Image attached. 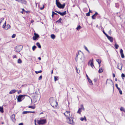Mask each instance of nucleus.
<instances>
[{"mask_svg":"<svg viewBox=\"0 0 125 125\" xmlns=\"http://www.w3.org/2000/svg\"><path fill=\"white\" fill-rule=\"evenodd\" d=\"M49 102L51 106L54 108H55L58 105V103L55 101L54 98L51 97L49 100Z\"/></svg>","mask_w":125,"mask_h":125,"instance_id":"obj_1","label":"nucleus"},{"mask_svg":"<svg viewBox=\"0 0 125 125\" xmlns=\"http://www.w3.org/2000/svg\"><path fill=\"white\" fill-rule=\"evenodd\" d=\"M78 57L80 59L79 62H83L84 61V59L83 57V53L78 52V54L76 55V57L75 59L76 62L77 61Z\"/></svg>","mask_w":125,"mask_h":125,"instance_id":"obj_2","label":"nucleus"},{"mask_svg":"<svg viewBox=\"0 0 125 125\" xmlns=\"http://www.w3.org/2000/svg\"><path fill=\"white\" fill-rule=\"evenodd\" d=\"M71 116L70 117H69L66 118L67 122L69 124L72 125L74 124L73 122V118Z\"/></svg>","mask_w":125,"mask_h":125,"instance_id":"obj_3","label":"nucleus"},{"mask_svg":"<svg viewBox=\"0 0 125 125\" xmlns=\"http://www.w3.org/2000/svg\"><path fill=\"white\" fill-rule=\"evenodd\" d=\"M6 21H5L4 23L3 24L2 26V27L5 30L8 29H10V25L7 24L6 25Z\"/></svg>","mask_w":125,"mask_h":125,"instance_id":"obj_4","label":"nucleus"},{"mask_svg":"<svg viewBox=\"0 0 125 125\" xmlns=\"http://www.w3.org/2000/svg\"><path fill=\"white\" fill-rule=\"evenodd\" d=\"M46 122V119H43L38 121V123L39 125H43L45 124Z\"/></svg>","mask_w":125,"mask_h":125,"instance_id":"obj_5","label":"nucleus"},{"mask_svg":"<svg viewBox=\"0 0 125 125\" xmlns=\"http://www.w3.org/2000/svg\"><path fill=\"white\" fill-rule=\"evenodd\" d=\"M64 114L66 117V118L69 117H70L71 116H72L71 114H70V112L69 111H66L64 113Z\"/></svg>","mask_w":125,"mask_h":125,"instance_id":"obj_6","label":"nucleus"},{"mask_svg":"<svg viewBox=\"0 0 125 125\" xmlns=\"http://www.w3.org/2000/svg\"><path fill=\"white\" fill-rule=\"evenodd\" d=\"M25 95H21L18 96L17 98L18 101L19 102H20L22 101V100L24 98V97Z\"/></svg>","mask_w":125,"mask_h":125,"instance_id":"obj_7","label":"nucleus"},{"mask_svg":"<svg viewBox=\"0 0 125 125\" xmlns=\"http://www.w3.org/2000/svg\"><path fill=\"white\" fill-rule=\"evenodd\" d=\"M23 46L21 45H18L17 46L15 50L17 52H19L22 49Z\"/></svg>","mask_w":125,"mask_h":125,"instance_id":"obj_8","label":"nucleus"},{"mask_svg":"<svg viewBox=\"0 0 125 125\" xmlns=\"http://www.w3.org/2000/svg\"><path fill=\"white\" fill-rule=\"evenodd\" d=\"M56 5L59 8L63 9L65 6V4L64 3L63 5H62L60 2H58L57 4V5Z\"/></svg>","mask_w":125,"mask_h":125,"instance_id":"obj_9","label":"nucleus"},{"mask_svg":"<svg viewBox=\"0 0 125 125\" xmlns=\"http://www.w3.org/2000/svg\"><path fill=\"white\" fill-rule=\"evenodd\" d=\"M34 36H33L32 38L33 39V40H36L38 38H39V35L36 33H34Z\"/></svg>","mask_w":125,"mask_h":125,"instance_id":"obj_10","label":"nucleus"},{"mask_svg":"<svg viewBox=\"0 0 125 125\" xmlns=\"http://www.w3.org/2000/svg\"><path fill=\"white\" fill-rule=\"evenodd\" d=\"M107 83L110 84H112L113 85H114L113 82L110 79H107L106 83V84Z\"/></svg>","mask_w":125,"mask_h":125,"instance_id":"obj_11","label":"nucleus"},{"mask_svg":"<svg viewBox=\"0 0 125 125\" xmlns=\"http://www.w3.org/2000/svg\"><path fill=\"white\" fill-rule=\"evenodd\" d=\"M123 65L122 63H118L117 65V68L118 69L121 70L122 68Z\"/></svg>","mask_w":125,"mask_h":125,"instance_id":"obj_12","label":"nucleus"},{"mask_svg":"<svg viewBox=\"0 0 125 125\" xmlns=\"http://www.w3.org/2000/svg\"><path fill=\"white\" fill-rule=\"evenodd\" d=\"M55 11L58 14H60L61 15L63 16L66 14V11H65L63 12H61L60 11H58L56 10H55Z\"/></svg>","mask_w":125,"mask_h":125,"instance_id":"obj_13","label":"nucleus"},{"mask_svg":"<svg viewBox=\"0 0 125 125\" xmlns=\"http://www.w3.org/2000/svg\"><path fill=\"white\" fill-rule=\"evenodd\" d=\"M106 37L108 38V39L110 40L111 42H113V39L112 37L108 35H107Z\"/></svg>","mask_w":125,"mask_h":125,"instance_id":"obj_14","label":"nucleus"},{"mask_svg":"<svg viewBox=\"0 0 125 125\" xmlns=\"http://www.w3.org/2000/svg\"><path fill=\"white\" fill-rule=\"evenodd\" d=\"M120 53L121 54V57L122 58H124L125 57V56L123 53V51L122 49H120Z\"/></svg>","mask_w":125,"mask_h":125,"instance_id":"obj_15","label":"nucleus"},{"mask_svg":"<svg viewBox=\"0 0 125 125\" xmlns=\"http://www.w3.org/2000/svg\"><path fill=\"white\" fill-rule=\"evenodd\" d=\"M18 2L24 4H26L27 3L25 0H20Z\"/></svg>","mask_w":125,"mask_h":125,"instance_id":"obj_16","label":"nucleus"},{"mask_svg":"<svg viewBox=\"0 0 125 125\" xmlns=\"http://www.w3.org/2000/svg\"><path fill=\"white\" fill-rule=\"evenodd\" d=\"M17 92V91L13 89L11 90L9 92V94H14Z\"/></svg>","mask_w":125,"mask_h":125,"instance_id":"obj_17","label":"nucleus"},{"mask_svg":"<svg viewBox=\"0 0 125 125\" xmlns=\"http://www.w3.org/2000/svg\"><path fill=\"white\" fill-rule=\"evenodd\" d=\"M11 119L13 121H14L15 120V115L14 114H13L11 117Z\"/></svg>","mask_w":125,"mask_h":125,"instance_id":"obj_18","label":"nucleus"},{"mask_svg":"<svg viewBox=\"0 0 125 125\" xmlns=\"http://www.w3.org/2000/svg\"><path fill=\"white\" fill-rule=\"evenodd\" d=\"M98 14V13L97 12H96L92 16V18L93 19H95V17L96 15Z\"/></svg>","mask_w":125,"mask_h":125,"instance_id":"obj_19","label":"nucleus"},{"mask_svg":"<svg viewBox=\"0 0 125 125\" xmlns=\"http://www.w3.org/2000/svg\"><path fill=\"white\" fill-rule=\"evenodd\" d=\"M84 118L83 117H81L80 118V119L82 121H83L84 120L85 121H86V118L85 116H84Z\"/></svg>","mask_w":125,"mask_h":125,"instance_id":"obj_20","label":"nucleus"},{"mask_svg":"<svg viewBox=\"0 0 125 125\" xmlns=\"http://www.w3.org/2000/svg\"><path fill=\"white\" fill-rule=\"evenodd\" d=\"M103 69L101 67L99 70V73H102L103 71Z\"/></svg>","mask_w":125,"mask_h":125,"instance_id":"obj_21","label":"nucleus"},{"mask_svg":"<svg viewBox=\"0 0 125 125\" xmlns=\"http://www.w3.org/2000/svg\"><path fill=\"white\" fill-rule=\"evenodd\" d=\"M79 109H80L81 110H84V109L83 107V105H81L80 106V108H79Z\"/></svg>","mask_w":125,"mask_h":125,"instance_id":"obj_22","label":"nucleus"},{"mask_svg":"<svg viewBox=\"0 0 125 125\" xmlns=\"http://www.w3.org/2000/svg\"><path fill=\"white\" fill-rule=\"evenodd\" d=\"M0 111L1 113H3V112L4 111L3 107L0 106Z\"/></svg>","mask_w":125,"mask_h":125,"instance_id":"obj_23","label":"nucleus"},{"mask_svg":"<svg viewBox=\"0 0 125 125\" xmlns=\"http://www.w3.org/2000/svg\"><path fill=\"white\" fill-rule=\"evenodd\" d=\"M96 61L98 62L99 64L101 62V61L100 59H97L96 60Z\"/></svg>","mask_w":125,"mask_h":125,"instance_id":"obj_24","label":"nucleus"},{"mask_svg":"<svg viewBox=\"0 0 125 125\" xmlns=\"http://www.w3.org/2000/svg\"><path fill=\"white\" fill-rule=\"evenodd\" d=\"M36 45H37V46H38V47L39 48H41V45L39 42H37L36 44Z\"/></svg>","mask_w":125,"mask_h":125,"instance_id":"obj_25","label":"nucleus"},{"mask_svg":"<svg viewBox=\"0 0 125 125\" xmlns=\"http://www.w3.org/2000/svg\"><path fill=\"white\" fill-rule=\"evenodd\" d=\"M51 38L53 39H54L55 38V36L54 34H52L51 36Z\"/></svg>","mask_w":125,"mask_h":125,"instance_id":"obj_26","label":"nucleus"},{"mask_svg":"<svg viewBox=\"0 0 125 125\" xmlns=\"http://www.w3.org/2000/svg\"><path fill=\"white\" fill-rule=\"evenodd\" d=\"M29 111H23L22 112V114H27V113H30Z\"/></svg>","mask_w":125,"mask_h":125,"instance_id":"obj_27","label":"nucleus"},{"mask_svg":"<svg viewBox=\"0 0 125 125\" xmlns=\"http://www.w3.org/2000/svg\"><path fill=\"white\" fill-rule=\"evenodd\" d=\"M17 62L18 63H21L22 62V61L21 59H19L18 60Z\"/></svg>","mask_w":125,"mask_h":125,"instance_id":"obj_28","label":"nucleus"},{"mask_svg":"<svg viewBox=\"0 0 125 125\" xmlns=\"http://www.w3.org/2000/svg\"><path fill=\"white\" fill-rule=\"evenodd\" d=\"M81 28V26L80 25H79L76 28L77 30H79Z\"/></svg>","mask_w":125,"mask_h":125,"instance_id":"obj_29","label":"nucleus"},{"mask_svg":"<svg viewBox=\"0 0 125 125\" xmlns=\"http://www.w3.org/2000/svg\"><path fill=\"white\" fill-rule=\"evenodd\" d=\"M115 47L116 49H117L119 47V45L116 44H115Z\"/></svg>","mask_w":125,"mask_h":125,"instance_id":"obj_30","label":"nucleus"},{"mask_svg":"<svg viewBox=\"0 0 125 125\" xmlns=\"http://www.w3.org/2000/svg\"><path fill=\"white\" fill-rule=\"evenodd\" d=\"M54 15H57V14L55 12H54V11H52V17H53V16Z\"/></svg>","mask_w":125,"mask_h":125,"instance_id":"obj_31","label":"nucleus"},{"mask_svg":"<svg viewBox=\"0 0 125 125\" xmlns=\"http://www.w3.org/2000/svg\"><path fill=\"white\" fill-rule=\"evenodd\" d=\"M82 111V110L80 109H79L77 111V113L79 114L81 113V112Z\"/></svg>","mask_w":125,"mask_h":125,"instance_id":"obj_32","label":"nucleus"},{"mask_svg":"<svg viewBox=\"0 0 125 125\" xmlns=\"http://www.w3.org/2000/svg\"><path fill=\"white\" fill-rule=\"evenodd\" d=\"M28 107L29 108H32L33 109H34L35 108V107L34 106H29Z\"/></svg>","mask_w":125,"mask_h":125,"instance_id":"obj_33","label":"nucleus"},{"mask_svg":"<svg viewBox=\"0 0 125 125\" xmlns=\"http://www.w3.org/2000/svg\"><path fill=\"white\" fill-rule=\"evenodd\" d=\"M42 72V71L40 70L39 71H35V73L36 74H38L39 73H41Z\"/></svg>","mask_w":125,"mask_h":125,"instance_id":"obj_34","label":"nucleus"},{"mask_svg":"<svg viewBox=\"0 0 125 125\" xmlns=\"http://www.w3.org/2000/svg\"><path fill=\"white\" fill-rule=\"evenodd\" d=\"M58 76H54V81L55 82L56 81L58 80V79H57V78H58Z\"/></svg>","mask_w":125,"mask_h":125,"instance_id":"obj_35","label":"nucleus"},{"mask_svg":"<svg viewBox=\"0 0 125 125\" xmlns=\"http://www.w3.org/2000/svg\"><path fill=\"white\" fill-rule=\"evenodd\" d=\"M36 48V47L34 45L32 47V49L34 51L35 50V49Z\"/></svg>","mask_w":125,"mask_h":125,"instance_id":"obj_36","label":"nucleus"},{"mask_svg":"<svg viewBox=\"0 0 125 125\" xmlns=\"http://www.w3.org/2000/svg\"><path fill=\"white\" fill-rule=\"evenodd\" d=\"M88 81L89 82V83H91V84L92 85H93V84L92 83V81L90 79H88Z\"/></svg>","mask_w":125,"mask_h":125,"instance_id":"obj_37","label":"nucleus"},{"mask_svg":"<svg viewBox=\"0 0 125 125\" xmlns=\"http://www.w3.org/2000/svg\"><path fill=\"white\" fill-rule=\"evenodd\" d=\"M90 65L92 67H93V66H94V65L93 64V62L92 61Z\"/></svg>","mask_w":125,"mask_h":125,"instance_id":"obj_38","label":"nucleus"},{"mask_svg":"<svg viewBox=\"0 0 125 125\" xmlns=\"http://www.w3.org/2000/svg\"><path fill=\"white\" fill-rule=\"evenodd\" d=\"M121 77L123 79H124L123 78L125 77V75L124 74L122 73L121 75Z\"/></svg>","mask_w":125,"mask_h":125,"instance_id":"obj_39","label":"nucleus"},{"mask_svg":"<svg viewBox=\"0 0 125 125\" xmlns=\"http://www.w3.org/2000/svg\"><path fill=\"white\" fill-rule=\"evenodd\" d=\"M115 86L118 89V90H120V88H119L118 86V84H115Z\"/></svg>","mask_w":125,"mask_h":125,"instance_id":"obj_40","label":"nucleus"},{"mask_svg":"<svg viewBox=\"0 0 125 125\" xmlns=\"http://www.w3.org/2000/svg\"><path fill=\"white\" fill-rule=\"evenodd\" d=\"M4 18H2L0 20V23L1 24V22L3 21Z\"/></svg>","mask_w":125,"mask_h":125,"instance_id":"obj_41","label":"nucleus"},{"mask_svg":"<svg viewBox=\"0 0 125 125\" xmlns=\"http://www.w3.org/2000/svg\"><path fill=\"white\" fill-rule=\"evenodd\" d=\"M119 93L120 94H122V91L120 89V90H118Z\"/></svg>","mask_w":125,"mask_h":125,"instance_id":"obj_42","label":"nucleus"},{"mask_svg":"<svg viewBox=\"0 0 125 125\" xmlns=\"http://www.w3.org/2000/svg\"><path fill=\"white\" fill-rule=\"evenodd\" d=\"M124 109V108L122 107H121L120 109V110L122 111H123Z\"/></svg>","mask_w":125,"mask_h":125,"instance_id":"obj_43","label":"nucleus"},{"mask_svg":"<svg viewBox=\"0 0 125 125\" xmlns=\"http://www.w3.org/2000/svg\"><path fill=\"white\" fill-rule=\"evenodd\" d=\"M90 14L89 12L88 13L86 14V15L87 16H90Z\"/></svg>","mask_w":125,"mask_h":125,"instance_id":"obj_44","label":"nucleus"},{"mask_svg":"<svg viewBox=\"0 0 125 125\" xmlns=\"http://www.w3.org/2000/svg\"><path fill=\"white\" fill-rule=\"evenodd\" d=\"M16 36V34H13V35H12L11 37L12 38H13L15 37Z\"/></svg>","mask_w":125,"mask_h":125,"instance_id":"obj_45","label":"nucleus"},{"mask_svg":"<svg viewBox=\"0 0 125 125\" xmlns=\"http://www.w3.org/2000/svg\"><path fill=\"white\" fill-rule=\"evenodd\" d=\"M42 75H41L39 78V79H38L39 80H41V79H42Z\"/></svg>","mask_w":125,"mask_h":125,"instance_id":"obj_46","label":"nucleus"},{"mask_svg":"<svg viewBox=\"0 0 125 125\" xmlns=\"http://www.w3.org/2000/svg\"><path fill=\"white\" fill-rule=\"evenodd\" d=\"M61 19L60 18L58 20L57 22H59V23H60L61 22Z\"/></svg>","mask_w":125,"mask_h":125,"instance_id":"obj_47","label":"nucleus"},{"mask_svg":"<svg viewBox=\"0 0 125 125\" xmlns=\"http://www.w3.org/2000/svg\"><path fill=\"white\" fill-rule=\"evenodd\" d=\"M55 31L56 32H57L59 31V29H58L56 28L55 29Z\"/></svg>","mask_w":125,"mask_h":125,"instance_id":"obj_48","label":"nucleus"},{"mask_svg":"<svg viewBox=\"0 0 125 125\" xmlns=\"http://www.w3.org/2000/svg\"><path fill=\"white\" fill-rule=\"evenodd\" d=\"M59 0H56V5H57V4L58 3V2H59Z\"/></svg>","mask_w":125,"mask_h":125,"instance_id":"obj_49","label":"nucleus"},{"mask_svg":"<svg viewBox=\"0 0 125 125\" xmlns=\"http://www.w3.org/2000/svg\"><path fill=\"white\" fill-rule=\"evenodd\" d=\"M103 33H104V34L106 36L107 35H108L104 31H103Z\"/></svg>","mask_w":125,"mask_h":125,"instance_id":"obj_50","label":"nucleus"},{"mask_svg":"<svg viewBox=\"0 0 125 125\" xmlns=\"http://www.w3.org/2000/svg\"><path fill=\"white\" fill-rule=\"evenodd\" d=\"M84 48L86 50H87L88 49L85 46H84Z\"/></svg>","mask_w":125,"mask_h":125,"instance_id":"obj_51","label":"nucleus"},{"mask_svg":"<svg viewBox=\"0 0 125 125\" xmlns=\"http://www.w3.org/2000/svg\"><path fill=\"white\" fill-rule=\"evenodd\" d=\"M108 33L109 34H110L111 33V30H110L108 32Z\"/></svg>","mask_w":125,"mask_h":125,"instance_id":"obj_52","label":"nucleus"},{"mask_svg":"<svg viewBox=\"0 0 125 125\" xmlns=\"http://www.w3.org/2000/svg\"><path fill=\"white\" fill-rule=\"evenodd\" d=\"M76 70L77 73H79V72H78V69H77V67L76 68Z\"/></svg>","mask_w":125,"mask_h":125,"instance_id":"obj_53","label":"nucleus"},{"mask_svg":"<svg viewBox=\"0 0 125 125\" xmlns=\"http://www.w3.org/2000/svg\"><path fill=\"white\" fill-rule=\"evenodd\" d=\"M19 125H23V123H19Z\"/></svg>","mask_w":125,"mask_h":125,"instance_id":"obj_54","label":"nucleus"},{"mask_svg":"<svg viewBox=\"0 0 125 125\" xmlns=\"http://www.w3.org/2000/svg\"><path fill=\"white\" fill-rule=\"evenodd\" d=\"M86 76L87 77V79H88V80L90 79L88 77V75L87 74L86 75Z\"/></svg>","mask_w":125,"mask_h":125,"instance_id":"obj_55","label":"nucleus"},{"mask_svg":"<svg viewBox=\"0 0 125 125\" xmlns=\"http://www.w3.org/2000/svg\"><path fill=\"white\" fill-rule=\"evenodd\" d=\"M21 90H20L19 91H18V94H19V93H21Z\"/></svg>","mask_w":125,"mask_h":125,"instance_id":"obj_56","label":"nucleus"},{"mask_svg":"<svg viewBox=\"0 0 125 125\" xmlns=\"http://www.w3.org/2000/svg\"><path fill=\"white\" fill-rule=\"evenodd\" d=\"M30 111V113H35L34 111Z\"/></svg>","mask_w":125,"mask_h":125,"instance_id":"obj_57","label":"nucleus"},{"mask_svg":"<svg viewBox=\"0 0 125 125\" xmlns=\"http://www.w3.org/2000/svg\"><path fill=\"white\" fill-rule=\"evenodd\" d=\"M113 77H115V75L114 73L113 74Z\"/></svg>","mask_w":125,"mask_h":125,"instance_id":"obj_58","label":"nucleus"},{"mask_svg":"<svg viewBox=\"0 0 125 125\" xmlns=\"http://www.w3.org/2000/svg\"><path fill=\"white\" fill-rule=\"evenodd\" d=\"M38 59H39V60H41V58L40 57H38Z\"/></svg>","mask_w":125,"mask_h":125,"instance_id":"obj_59","label":"nucleus"},{"mask_svg":"<svg viewBox=\"0 0 125 125\" xmlns=\"http://www.w3.org/2000/svg\"><path fill=\"white\" fill-rule=\"evenodd\" d=\"M115 80L116 81H117V78H115Z\"/></svg>","mask_w":125,"mask_h":125,"instance_id":"obj_60","label":"nucleus"},{"mask_svg":"<svg viewBox=\"0 0 125 125\" xmlns=\"http://www.w3.org/2000/svg\"><path fill=\"white\" fill-rule=\"evenodd\" d=\"M13 58H16V55H14L13 56Z\"/></svg>","mask_w":125,"mask_h":125,"instance_id":"obj_61","label":"nucleus"},{"mask_svg":"<svg viewBox=\"0 0 125 125\" xmlns=\"http://www.w3.org/2000/svg\"><path fill=\"white\" fill-rule=\"evenodd\" d=\"M89 53H90V51H89L88 49L87 50H86Z\"/></svg>","mask_w":125,"mask_h":125,"instance_id":"obj_62","label":"nucleus"},{"mask_svg":"<svg viewBox=\"0 0 125 125\" xmlns=\"http://www.w3.org/2000/svg\"><path fill=\"white\" fill-rule=\"evenodd\" d=\"M53 73V70H52L51 72V74H52Z\"/></svg>","mask_w":125,"mask_h":125,"instance_id":"obj_63","label":"nucleus"},{"mask_svg":"<svg viewBox=\"0 0 125 125\" xmlns=\"http://www.w3.org/2000/svg\"><path fill=\"white\" fill-rule=\"evenodd\" d=\"M31 23H32L34 22V21H33V20L32 21H31Z\"/></svg>","mask_w":125,"mask_h":125,"instance_id":"obj_64","label":"nucleus"}]
</instances>
